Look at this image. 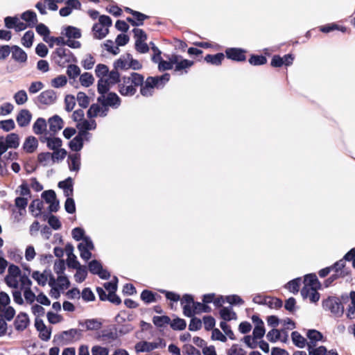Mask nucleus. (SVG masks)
<instances>
[{
  "instance_id": "obj_1",
  "label": "nucleus",
  "mask_w": 355,
  "mask_h": 355,
  "mask_svg": "<svg viewBox=\"0 0 355 355\" xmlns=\"http://www.w3.org/2000/svg\"><path fill=\"white\" fill-rule=\"evenodd\" d=\"M144 83V76L132 72L129 76L122 78L121 82L118 85L119 93L124 96H132L137 92V87Z\"/></svg>"
},
{
  "instance_id": "obj_2",
  "label": "nucleus",
  "mask_w": 355,
  "mask_h": 355,
  "mask_svg": "<svg viewBox=\"0 0 355 355\" xmlns=\"http://www.w3.org/2000/svg\"><path fill=\"white\" fill-rule=\"evenodd\" d=\"M170 74L164 73L160 76H148L144 83L139 85L140 93L143 96L149 97L153 96L155 88L162 89L169 81Z\"/></svg>"
},
{
  "instance_id": "obj_3",
  "label": "nucleus",
  "mask_w": 355,
  "mask_h": 355,
  "mask_svg": "<svg viewBox=\"0 0 355 355\" xmlns=\"http://www.w3.org/2000/svg\"><path fill=\"white\" fill-rule=\"evenodd\" d=\"M72 236L76 241L82 242L78 245L80 257L87 261L92 257L91 250L94 248V243L89 236L85 235V231L81 227H76L72 230Z\"/></svg>"
},
{
  "instance_id": "obj_4",
  "label": "nucleus",
  "mask_w": 355,
  "mask_h": 355,
  "mask_svg": "<svg viewBox=\"0 0 355 355\" xmlns=\"http://www.w3.org/2000/svg\"><path fill=\"white\" fill-rule=\"evenodd\" d=\"M52 58L55 62L60 67H64L67 64L70 62H76V58L73 55L72 52L63 47H59L52 53Z\"/></svg>"
},
{
  "instance_id": "obj_5",
  "label": "nucleus",
  "mask_w": 355,
  "mask_h": 355,
  "mask_svg": "<svg viewBox=\"0 0 355 355\" xmlns=\"http://www.w3.org/2000/svg\"><path fill=\"white\" fill-rule=\"evenodd\" d=\"M253 302L256 304L264 305L270 309H279L283 304L282 301L278 298L261 295L254 296Z\"/></svg>"
},
{
  "instance_id": "obj_6",
  "label": "nucleus",
  "mask_w": 355,
  "mask_h": 355,
  "mask_svg": "<svg viewBox=\"0 0 355 355\" xmlns=\"http://www.w3.org/2000/svg\"><path fill=\"white\" fill-rule=\"evenodd\" d=\"M21 274V270L17 266L11 264L8 269V275L5 277V282L7 285L13 288H18L19 279Z\"/></svg>"
},
{
  "instance_id": "obj_7",
  "label": "nucleus",
  "mask_w": 355,
  "mask_h": 355,
  "mask_svg": "<svg viewBox=\"0 0 355 355\" xmlns=\"http://www.w3.org/2000/svg\"><path fill=\"white\" fill-rule=\"evenodd\" d=\"M97 102L106 107L110 106L115 109L121 105L120 98L114 92H110L106 97L105 95H101L98 97Z\"/></svg>"
},
{
  "instance_id": "obj_8",
  "label": "nucleus",
  "mask_w": 355,
  "mask_h": 355,
  "mask_svg": "<svg viewBox=\"0 0 355 355\" xmlns=\"http://www.w3.org/2000/svg\"><path fill=\"white\" fill-rule=\"evenodd\" d=\"M82 337V330L71 329L63 331L58 337L64 345L71 343L80 340Z\"/></svg>"
},
{
  "instance_id": "obj_9",
  "label": "nucleus",
  "mask_w": 355,
  "mask_h": 355,
  "mask_svg": "<svg viewBox=\"0 0 355 355\" xmlns=\"http://www.w3.org/2000/svg\"><path fill=\"white\" fill-rule=\"evenodd\" d=\"M341 299L336 297H328L322 301V307L328 311H345Z\"/></svg>"
},
{
  "instance_id": "obj_10",
  "label": "nucleus",
  "mask_w": 355,
  "mask_h": 355,
  "mask_svg": "<svg viewBox=\"0 0 355 355\" xmlns=\"http://www.w3.org/2000/svg\"><path fill=\"white\" fill-rule=\"evenodd\" d=\"M159 347H165V343L162 339H159V342H139L135 345V349L137 352H149Z\"/></svg>"
},
{
  "instance_id": "obj_11",
  "label": "nucleus",
  "mask_w": 355,
  "mask_h": 355,
  "mask_svg": "<svg viewBox=\"0 0 355 355\" xmlns=\"http://www.w3.org/2000/svg\"><path fill=\"white\" fill-rule=\"evenodd\" d=\"M57 100V95L53 89H47L37 97L38 103L42 105H49L53 104Z\"/></svg>"
},
{
  "instance_id": "obj_12",
  "label": "nucleus",
  "mask_w": 355,
  "mask_h": 355,
  "mask_svg": "<svg viewBox=\"0 0 355 355\" xmlns=\"http://www.w3.org/2000/svg\"><path fill=\"white\" fill-rule=\"evenodd\" d=\"M108 110V107H106L101 104L99 105L98 103H94L87 110V114L89 119L96 117L97 116L104 117L107 116Z\"/></svg>"
},
{
  "instance_id": "obj_13",
  "label": "nucleus",
  "mask_w": 355,
  "mask_h": 355,
  "mask_svg": "<svg viewBox=\"0 0 355 355\" xmlns=\"http://www.w3.org/2000/svg\"><path fill=\"white\" fill-rule=\"evenodd\" d=\"M245 52L244 49L239 48H229L225 51L226 56L228 59L237 62H242L246 60Z\"/></svg>"
},
{
  "instance_id": "obj_14",
  "label": "nucleus",
  "mask_w": 355,
  "mask_h": 355,
  "mask_svg": "<svg viewBox=\"0 0 355 355\" xmlns=\"http://www.w3.org/2000/svg\"><path fill=\"white\" fill-rule=\"evenodd\" d=\"M50 135H54L59 132L64 125V121L58 115H54L48 120Z\"/></svg>"
},
{
  "instance_id": "obj_15",
  "label": "nucleus",
  "mask_w": 355,
  "mask_h": 355,
  "mask_svg": "<svg viewBox=\"0 0 355 355\" xmlns=\"http://www.w3.org/2000/svg\"><path fill=\"white\" fill-rule=\"evenodd\" d=\"M301 295L304 299H309L310 302L315 303L320 299V293L316 288L304 286L301 290Z\"/></svg>"
},
{
  "instance_id": "obj_16",
  "label": "nucleus",
  "mask_w": 355,
  "mask_h": 355,
  "mask_svg": "<svg viewBox=\"0 0 355 355\" xmlns=\"http://www.w3.org/2000/svg\"><path fill=\"white\" fill-rule=\"evenodd\" d=\"M32 114L31 112L26 109H23L18 113L16 121L19 127L23 128L28 126L31 121Z\"/></svg>"
},
{
  "instance_id": "obj_17",
  "label": "nucleus",
  "mask_w": 355,
  "mask_h": 355,
  "mask_svg": "<svg viewBox=\"0 0 355 355\" xmlns=\"http://www.w3.org/2000/svg\"><path fill=\"white\" fill-rule=\"evenodd\" d=\"M79 325L87 330H97L101 327L102 320L97 318L80 320Z\"/></svg>"
},
{
  "instance_id": "obj_18",
  "label": "nucleus",
  "mask_w": 355,
  "mask_h": 355,
  "mask_svg": "<svg viewBox=\"0 0 355 355\" xmlns=\"http://www.w3.org/2000/svg\"><path fill=\"white\" fill-rule=\"evenodd\" d=\"M38 146V140L34 136H28L23 144V150L27 153H34Z\"/></svg>"
},
{
  "instance_id": "obj_19",
  "label": "nucleus",
  "mask_w": 355,
  "mask_h": 355,
  "mask_svg": "<svg viewBox=\"0 0 355 355\" xmlns=\"http://www.w3.org/2000/svg\"><path fill=\"white\" fill-rule=\"evenodd\" d=\"M30 320L27 314L21 312L15 320V327L17 331H24L29 324Z\"/></svg>"
},
{
  "instance_id": "obj_20",
  "label": "nucleus",
  "mask_w": 355,
  "mask_h": 355,
  "mask_svg": "<svg viewBox=\"0 0 355 355\" xmlns=\"http://www.w3.org/2000/svg\"><path fill=\"white\" fill-rule=\"evenodd\" d=\"M35 326L40 332V338L42 340L47 341L50 339L51 331L46 328L42 320L36 319Z\"/></svg>"
},
{
  "instance_id": "obj_21",
  "label": "nucleus",
  "mask_w": 355,
  "mask_h": 355,
  "mask_svg": "<svg viewBox=\"0 0 355 355\" xmlns=\"http://www.w3.org/2000/svg\"><path fill=\"white\" fill-rule=\"evenodd\" d=\"M19 137L16 133H10L6 137H3V141L6 146L7 148L16 149L19 146Z\"/></svg>"
},
{
  "instance_id": "obj_22",
  "label": "nucleus",
  "mask_w": 355,
  "mask_h": 355,
  "mask_svg": "<svg viewBox=\"0 0 355 355\" xmlns=\"http://www.w3.org/2000/svg\"><path fill=\"white\" fill-rule=\"evenodd\" d=\"M12 58L19 63H24L27 60V54L19 46L14 45L12 46Z\"/></svg>"
},
{
  "instance_id": "obj_23",
  "label": "nucleus",
  "mask_w": 355,
  "mask_h": 355,
  "mask_svg": "<svg viewBox=\"0 0 355 355\" xmlns=\"http://www.w3.org/2000/svg\"><path fill=\"white\" fill-rule=\"evenodd\" d=\"M180 304L182 307V311H193L195 310L196 303L191 295L184 294L180 298Z\"/></svg>"
},
{
  "instance_id": "obj_24",
  "label": "nucleus",
  "mask_w": 355,
  "mask_h": 355,
  "mask_svg": "<svg viewBox=\"0 0 355 355\" xmlns=\"http://www.w3.org/2000/svg\"><path fill=\"white\" fill-rule=\"evenodd\" d=\"M68 165L71 171L78 172L80 168V155L79 153L70 154L68 156Z\"/></svg>"
},
{
  "instance_id": "obj_25",
  "label": "nucleus",
  "mask_w": 355,
  "mask_h": 355,
  "mask_svg": "<svg viewBox=\"0 0 355 355\" xmlns=\"http://www.w3.org/2000/svg\"><path fill=\"white\" fill-rule=\"evenodd\" d=\"M47 123L44 118H38L33 125V131L35 135H42L46 132Z\"/></svg>"
},
{
  "instance_id": "obj_26",
  "label": "nucleus",
  "mask_w": 355,
  "mask_h": 355,
  "mask_svg": "<svg viewBox=\"0 0 355 355\" xmlns=\"http://www.w3.org/2000/svg\"><path fill=\"white\" fill-rule=\"evenodd\" d=\"M172 62H173V64H175V71H179L189 68L193 64V61L187 59L181 60L180 61H179L178 57L176 55L172 58Z\"/></svg>"
},
{
  "instance_id": "obj_27",
  "label": "nucleus",
  "mask_w": 355,
  "mask_h": 355,
  "mask_svg": "<svg viewBox=\"0 0 355 355\" xmlns=\"http://www.w3.org/2000/svg\"><path fill=\"white\" fill-rule=\"evenodd\" d=\"M131 59L130 53H125L122 55L119 59H118L114 63V66L116 69H129V62Z\"/></svg>"
},
{
  "instance_id": "obj_28",
  "label": "nucleus",
  "mask_w": 355,
  "mask_h": 355,
  "mask_svg": "<svg viewBox=\"0 0 355 355\" xmlns=\"http://www.w3.org/2000/svg\"><path fill=\"white\" fill-rule=\"evenodd\" d=\"M185 315L191 318L190 323L189 324V329L194 331H198L202 327V320L194 317V313L196 312H184Z\"/></svg>"
},
{
  "instance_id": "obj_29",
  "label": "nucleus",
  "mask_w": 355,
  "mask_h": 355,
  "mask_svg": "<svg viewBox=\"0 0 355 355\" xmlns=\"http://www.w3.org/2000/svg\"><path fill=\"white\" fill-rule=\"evenodd\" d=\"M133 17L135 19L131 17L127 18V21L133 26H142L144 24V21L148 18V16L138 11L137 12H134Z\"/></svg>"
},
{
  "instance_id": "obj_30",
  "label": "nucleus",
  "mask_w": 355,
  "mask_h": 355,
  "mask_svg": "<svg viewBox=\"0 0 355 355\" xmlns=\"http://www.w3.org/2000/svg\"><path fill=\"white\" fill-rule=\"evenodd\" d=\"M225 55L223 53H218L215 55L208 54L205 57V60L211 64L218 66L221 64Z\"/></svg>"
},
{
  "instance_id": "obj_31",
  "label": "nucleus",
  "mask_w": 355,
  "mask_h": 355,
  "mask_svg": "<svg viewBox=\"0 0 355 355\" xmlns=\"http://www.w3.org/2000/svg\"><path fill=\"white\" fill-rule=\"evenodd\" d=\"M64 31V33H62V34H64L68 39H79L82 35L80 29L72 26H67Z\"/></svg>"
},
{
  "instance_id": "obj_32",
  "label": "nucleus",
  "mask_w": 355,
  "mask_h": 355,
  "mask_svg": "<svg viewBox=\"0 0 355 355\" xmlns=\"http://www.w3.org/2000/svg\"><path fill=\"white\" fill-rule=\"evenodd\" d=\"M77 128L79 131H87L95 130L96 128V123L94 120H83L82 121L78 123L76 125Z\"/></svg>"
},
{
  "instance_id": "obj_33",
  "label": "nucleus",
  "mask_w": 355,
  "mask_h": 355,
  "mask_svg": "<svg viewBox=\"0 0 355 355\" xmlns=\"http://www.w3.org/2000/svg\"><path fill=\"white\" fill-rule=\"evenodd\" d=\"M21 18L26 21L29 26H33L37 22L36 13L31 10H27L23 12L21 15Z\"/></svg>"
},
{
  "instance_id": "obj_34",
  "label": "nucleus",
  "mask_w": 355,
  "mask_h": 355,
  "mask_svg": "<svg viewBox=\"0 0 355 355\" xmlns=\"http://www.w3.org/2000/svg\"><path fill=\"white\" fill-rule=\"evenodd\" d=\"M43 206L44 204L42 200L40 199H35L31 202L29 206V210L35 216L37 217L40 215Z\"/></svg>"
},
{
  "instance_id": "obj_35",
  "label": "nucleus",
  "mask_w": 355,
  "mask_h": 355,
  "mask_svg": "<svg viewBox=\"0 0 355 355\" xmlns=\"http://www.w3.org/2000/svg\"><path fill=\"white\" fill-rule=\"evenodd\" d=\"M103 26H101L98 24H94L92 27V31L94 32V37L96 39L101 40L104 38L108 33V28H103Z\"/></svg>"
},
{
  "instance_id": "obj_36",
  "label": "nucleus",
  "mask_w": 355,
  "mask_h": 355,
  "mask_svg": "<svg viewBox=\"0 0 355 355\" xmlns=\"http://www.w3.org/2000/svg\"><path fill=\"white\" fill-rule=\"evenodd\" d=\"M9 295L5 292H0V311H15L11 306H7L10 304Z\"/></svg>"
},
{
  "instance_id": "obj_37",
  "label": "nucleus",
  "mask_w": 355,
  "mask_h": 355,
  "mask_svg": "<svg viewBox=\"0 0 355 355\" xmlns=\"http://www.w3.org/2000/svg\"><path fill=\"white\" fill-rule=\"evenodd\" d=\"M69 146L70 149L75 152H78L83 148V141L78 133L72 140L70 141Z\"/></svg>"
},
{
  "instance_id": "obj_38",
  "label": "nucleus",
  "mask_w": 355,
  "mask_h": 355,
  "mask_svg": "<svg viewBox=\"0 0 355 355\" xmlns=\"http://www.w3.org/2000/svg\"><path fill=\"white\" fill-rule=\"evenodd\" d=\"M306 336L309 339V343L308 344H311L313 346H315V343L317 341L321 340L322 339V334L315 329L309 330Z\"/></svg>"
},
{
  "instance_id": "obj_39",
  "label": "nucleus",
  "mask_w": 355,
  "mask_h": 355,
  "mask_svg": "<svg viewBox=\"0 0 355 355\" xmlns=\"http://www.w3.org/2000/svg\"><path fill=\"white\" fill-rule=\"evenodd\" d=\"M292 340L295 345L303 348L306 345V339L297 331H293L291 334Z\"/></svg>"
},
{
  "instance_id": "obj_40",
  "label": "nucleus",
  "mask_w": 355,
  "mask_h": 355,
  "mask_svg": "<svg viewBox=\"0 0 355 355\" xmlns=\"http://www.w3.org/2000/svg\"><path fill=\"white\" fill-rule=\"evenodd\" d=\"M49 272L46 271L40 273L39 271H34L32 274V277L37 282L39 285L44 286L48 281Z\"/></svg>"
},
{
  "instance_id": "obj_41",
  "label": "nucleus",
  "mask_w": 355,
  "mask_h": 355,
  "mask_svg": "<svg viewBox=\"0 0 355 355\" xmlns=\"http://www.w3.org/2000/svg\"><path fill=\"white\" fill-rule=\"evenodd\" d=\"M169 324L171 329L176 331L184 330L187 327L186 321L179 318H175L173 320H171Z\"/></svg>"
},
{
  "instance_id": "obj_42",
  "label": "nucleus",
  "mask_w": 355,
  "mask_h": 355,
  "mask_svg": "<svg viewBox=\"0 0 355 355\" xmlns=\"http://www.w3.org/2000/svg\"><path fill=\"white\" fill-rule=\"evenodd\" d=\"M348 274V271H334V273L332 274L324 282L325 287H329L331 284L337 279L340 277H344Z\"/></svg>"
},
{
  "instance_id": "obj_43",
  "label": "nucleus",
  "mask_w": 355,
  "mask_h": 355,
  "mask_svg": "<svg viewBox=\"0 0 355 355\" xmlns=\"http://www.w3.org/2000/svg\"><path fill=\"white\" fill-rule=\"evenodd\" d=\"M76 100L79 106L83 108L87 107L90 103V99L89 96H87L86 94L83 92H79L77 94Z\"/></svg>"
},
{
  "instance_id": "obj_44",
  "label": "nucleus",
  "mask_w": 355,
  "mask_h": 355,
  "mask_svg": "<svg viewBox=\"0 0 355 355\" xmlns=\"http://www.w3.org/2000/svg\"><path fill=\"white\" fill-rule=\"evenodd\" d=\"M94 81V78L90 73L85 72L80 76V83L84 87H89L93 84Z\"/></svg>"
},
{
  "instance_id": "obj_45",
  "label": "nucleus",
  "mask_w": 355,
  "mask_h": 355,
  "mask_svg": "<svg viewBox=\"0 0 355 355\" xmlns=\"http://www.w3.org/2000/svg\"><path fill=\"white\" fill-rule=\"evenodd\" d=\"M153 322L157 327H163L171 322V318L166 315L154 316Z\"/></svg>"
},
{
  "instance_id": "obj_46",
  "label": "nucleus",
  "mask_w": 355,
  "mask_h": 355,
  "mask_svg": "<svg viewBox=\"0 0 355 355\" xmlns=\"http://www.w3.org/2000/svg\"><path fill=\"white\" fill-rule=\"evenodd\" d=\"M342 300L343 303H347L350 300V304L348 306L347 311H355V291H352L349 293V295H342Z\"/></svg>"
},
{
  "instance_id": "obj_47",
  "label": "nucleus",
  "mask_w": 355,
  "mask_h": 355,
  "mask_svg": "<svg viewBox=\"0 0 355 355\" xmlns=\"http://www.w3.org/2000/svg\"><path fill=\"white\" fill-rule=\"evenodd\" d=\"M76 269V272L74 275L76 281L79 283L83 282L86 279L87 275V268L85 266H80Z\"/></svg>"
},
{
  "instance_id": "obj_48",
  "label": "nucleus",
  "mask_w": 355,
  "mask_h": 355,
  "mask_svg": "<svg viewBox=\"0 0 355 355\" xmlns=\"http://www.w3.org/2000/svg\"><path fill=\"white\" fill-rule=\"evenodd\" d=\"M67 155V150L64 148H59L51 153L52 163L58 162L64 159Z\"/></svg>"
},
{
  "instance_id": "obj_49",
  "label": "nucleus",
  "mask_w": 355,
  "mask_h": 355,
  "mask_svg": "<svg viewBox=\"0 0 355 355\" xmlns=\"http://www.w3.org/2000/svg\"><path fill=\"white\" fill-rule=\"evenodd\" d=\"M112 85L106 79L100 78L98 81V92L101 95L106 94Z\"/></svg>"
},
{
  "instance_id": "obj_50",
  "label": "nucleus",
  "mask_w": 355,
  "mask_h": 355,
  "mask_svg": "<svg viewBox=\"0 0 355 355\" xmlns=\"http://www.w3.org/2000/svg\"><path fill=\"white\" fill-rule=\"evenodd\" d=\"M248 61L252 65L259 66L266 64L267 62V59L263 55H252Z\"/></svg>"
},
{
  "instance_id": "obj_51",
  "label": "nucleus",
  "mask_w": 355,
  "mask_h": 355,
  "mask_svg": "<svg viewBox=\"0 0 355 355\" xmlns=\"http://www.w3.org/2000/svg\"><path fill=\"white\" fill-rule=\"evenodd\" d=\"M33 32L31 31H28L26 32L24 36L22 37L21 43L25 47L30 48L33 44Z\"/></svg>"
},
{
  "instance_id": "obj_52",
  "label": "nucleus",
  "mask_w": 355,
  "mask_h": 355,
  "mask_svg": "<svg viewBox=\"0 0 355 355\" xmlns=\"http://www.w3.org/2000/svg\"><path fill=\"white\" fill-rule=\"evenodd\" d=\"M107 78L106 79L111 85H114L116 83H120L121 80L120 79V74L118 72L117 69L112 70L110 72L107 73Z\"/></svg>"
},
{
  "instance_id": "obj_53",
  "label": "nucleus",
  "mask_w": 355,
  "mask_h": 355,
  "mask_svg": "<svg viewBox=\"0 0 355 355\" xmlns=\"http://www.w3.org/2000/svg\"><path fill=\"white\" fill-rule=\"evenodd\" d=\"M37 160L40 164L44 166H48L50 162H52V156L51 153H41L37 155Z\"/></svg>"
},
{
  "instance_id": "obj_54",
  "label": "nucleus",
  "mask_w": 355,
  "mask_h": 355,
  "mask_svg": "<svg viewBox=\"0 0 355 355\" xmlns=\"http://www.w3.org/2000/svg\"><path fill=\"white\" fill-rule=\"evenodd\" d=\"M118 334L116 331L112 329L104 330L102 332V338L105 341H112L117 338Z\"/></svg>"
},
{
  "instance_id": "obj_55",
  "label": "nucleus",
  "mask_w": 355,
  "mask_h": 355,
  "mask_svg": "<svg viewBox=\"0 0 355 355\" xmlns=\"http://www.w3.org/2000/svg\"><path fill=\"white\" fill-rule=\"evenodd\" d=\"M14 99L17 105H23L28 101V96L25 90H19L14 95Z\"/></svg>"
},
{
  "instance_id": "obj_56",
  "label": "nucleus",
  "mask_w": 355,
  "mask_h": 355,
  "mask_svg": "<svg viewBox=\"0 0 355 355\" xmlns=\"http://www.w3.org/2000/svg\"><path fill=\"white\" fill-rule=\"evenodd\" d=\"M225 302L230 304V306L240 305L244 303L243 299L237 295L225 296Z\"/></svg>"
},
{
  "instance_id": "obj_57",
  "label": "nucleus",
  "mask_w": 355,
  "mask_h": 355,
  "mask_svg": "<svg viewBox=\"0 0 355 355\" xmlns=\"http://www.w3.org/2000/svg\"><path fill=\"white\" fill-rule=\"evenodd\" d=\"M67 83V79L65 76L60 75L51 80V86L55 88H60L64 87Z\"/></svg>"
},
{
  "instance_id": "obj_58",
  "label": "nucleus",
  "mask_w": 355,
  "mask_h": 355,
  "mask_svg": "<svg viewBox=\"0 0 355 355\" xmlns=\"http://www.w3.org/2000/svg\"><path fill=\"white\" fill-rule=\"evenodd\" d=\"M80 73V69L78 66L76 64H69L67 67V74L69 78L75 79Z\"/></svg>"
},
{
  "instance_id": "obj_59",
  "label": "nucleus",
  "mask_w": 355,
  "mask_h": 355,
  "mask_svg": "<svg viewBox=\"0 0 355 355\" xmlns=\"http://www.w3.org/2000/svg\"><path fill=\"white\" fill-rule=\"evenodd\" d=\"M304 282H307L304 286L313 287L317 288V286L320 285V282L315 275L309 274L305 276Z\"/></svg>"
},
{
  "instance_id": "obj_60",
  "label": "nucleus",
  "mask_w": 355,
  "mask_h": 355,
  "mask_svg": "<svg viewBox=\"0 0 355 355\" xmlns=\"http://www.w3.org/2000/svg\"><path fill=\"white\" fill-rule=\"evenodd\" d=\"M141 299L146 304H150L155 301V294L148 290H144L141 293Z\"/></svg>"
},
{
  "instance_id": "obj_61",
  "label": "nucleus",
  "mask_w": 355,
  "mask_h": 355,
  "mask_svg": "<svg viewBox=\"0 0 355 355\" xmlns=\"http://www.w3.org/2000/svg\"><path fill=\"white\" fill-rule=\"evenodd\" d=\"M308 345L309 353L310 355H325L327 353V349L324 346H320L318 348H314L315 346L311 344Z\"/></svg>"
},
{
  "instance_id": "obj_62",
  "label": "nucleus",
  "mask_w": 355,
  "mask_h": 355,
  "mask_svg": "<svg viewBox=\"0 0 355 355\" xmlns=\"http://www.w3.org/2000/svg\"><path fill=\"white\" fill-rule=\"evenodd\" d=\"M62 144V141L61 139L58 137H51L50 139L48 140V144L46 146L49 149L55 150L57 149L60 148Z\"/></svg>"
},
{
  "instance_id": "obj_63",
  "label": "nucleus",
  "mask_w": 355,
  "mask_h": 355,
  "mask_svg": "<svg viewBox=\"0 0 355 355\" xmlns=\"http://www.w3.org/2000/svg\"><path fill=\"white\" fill-rule=\"evenodd\" d=\"M300 283L301 279L296 278L287 283L286 288H288L291 292L294 293H297L300 288Z\"/></svg>"
},
{
  "instance_id": "obj_64",
  "label": "nucleus",
  "mask_w": 355,
  "mask_h": 355,
  "mask_svg": "<svg viewBox=\"0 0 355 355\" xmlns=\"http://www.w3.org/2000/svg\"><path fill=\"white\" fill-rule=\"evenodd\" d=\"M92 355H109L110 349L101 345H94L91 349Z\"/></svg>"
}]
</instances>
